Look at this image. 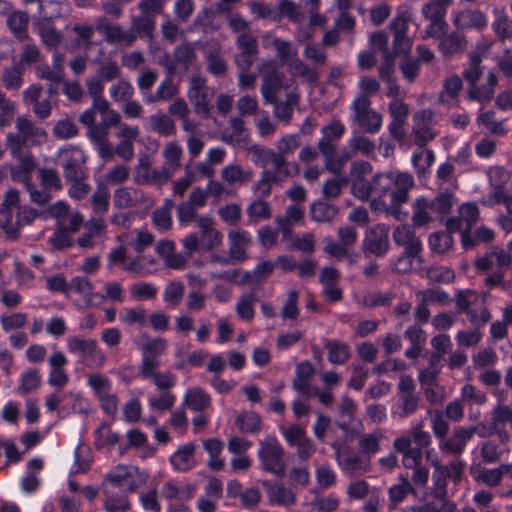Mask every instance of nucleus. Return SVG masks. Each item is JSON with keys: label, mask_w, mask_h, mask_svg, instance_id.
Wrapping results in <instances>:
<instances>
[{"label": "nucleus", "mask_w": 512, "mask_h": 512, "mask_svg": "<svg viewBox=\"0 0 512 512\" xmlns=\"http://www.w3.org/2000/svg\"><path fill=\"white\" fill-rule=\"evenodd\" d=\"M459 216L465 224L463 230V247L470 249L474 246V241L470 235L472 227L476 224L479 218V209L475 204H463L459 208Z\"/></svg>", "instance_id": "nucleus-38"}, {"label": "nucleus", "mask_w": 512, "mask_h": 512, "mask_svg": "<svg viewBox=\"0 0 512 512\" xmlns=\"http://www.w3.org/2000/svg\"><path fill=\"white\" fill-rule=\"evenodd\" d=\"M420 398L416 394H399V400L393 407L394 416L403 419L414 414L419 407Z\"/></svg>", "instance_id": "nucleus-51"}, {"label": "nucleus", "mask_w": 512, "mask_h": 512, "mask_svg": "<svg viewBox=\"0 0 512 512\" xmlns=\"http://www.w3.org/2000/svg\"><path fill=\"white\" fill-rule=\"evenodd\" d=\"M145 193L131 186H121L113 193V205L118 209H128L145 203Z\"/></svg>", "instance_id": "nucleus-28"}, {"label": "nucleus", "mask_w": 512, "mask_h": 512, "mask_svg": "<svg viewBox=\"0 0 512 512\" xmlns=\"http://www.w3.org/2000/svg\"><path fill=\"white\" fill-rule=\"evenodd\" d=\"M353 122L364 132L375 134L382 127V115L371 108V100L358 95L351 104Z\"/></svg>", "instance_id": "nucleus-9"}, {"label": "nucleus", "mask_w": 512, "mask_h": 512, "mask_svg": "<svg viewBox=\"0 0 512 512\" xmlns=\"http://www.w3.org/2000/svg\"><path fill=\"white\" fill-rule=\"evenodd\" d=\"M221 140L238 148H247L250 141V132L246 128L243 118L232 116L228 120V126L222 133Z\"/></svg>", "instance_id": "nucleus-24"}, {"label": "nucleus", "mask_w": 512, "mask_h": 512, "mask_svg": "<svg viewBox=\"0 0 512 512\" xmlns=\"http://www.w3.org/2000/svg\"><path fill=\"white\" fill-rule=\"evenodd\" d=\"M389 227L377 224L366 231L363 241V251L375 256H384L389 250Z\"/></svg>", "instance_id": "nucleus-17"}, {"label": "nucleus", "mask_w": 512, "mask_h": 512, "mask_svg": "<svg viewBox=\"0 0 512 512\" xmlns=\"http://www.w3.org/2000/svg\"><path fill=\"white\" fill-rule=\"evenodd\" d=\"M37 30L42 44L48 49L56 48L63 41L62 33L49 20L39 21Z\"/></svg>", "instance_id": "nucleus-46"}, {"label": "nucleus", "mask_w": 512, "mask_h": 512, "mask_svg": "<svg viewBox=\"0 0 512 512\" xmlns=\"http://www.w3.org/2000/svg\"><path fill=\"white\" fill-rule=\"evenodd\" d=\"M63 176L66 181L87 179L86 156L82 149L70 147L60 153Z\"/></svg>", "instance_id": "nucleus-14"}, {"label": "nucleus", "mask_w": 512, "mask_h": 512, "mask_svg": "<svg viewBox=\"0 0 512 512\" xmlns=\"http://www.w3.org/2000/svg\"><path fill=\"white\" fill-rule=\"evenodd\" d=\"M103 83L104 81L97 76L86 81L88 93L92 98V105L79 116L80 123L85 127L92 125L93 122L96 121L97 113H99L101 117L106 113L115 116L110 103L102 96L104 91Z\"/></svg>", "instance_id": "nucleus-8"}, {"label": "nucleus", "mask_w": 512, "mask_h": 512, "mask_svg": "<svg viewBox=\"0 0 512 512\" xmlns=\"http://www.w3.org/2000/svg\"><path fill=\"white\" fill-rule=\"evenodd\" d=\"M265 70L262 73V84L260 88L261 95L266 104L276 102L279 99V93L284 87L283 74L279 72L271 63L264 65Z\"/></svg>", "instance_id": "nucleus-21"}, {"label": "nucleus", "mask_w": 512, "mask_h": 512, "mask_svg": "<svg viewBox=\"0 0 512 512\" xmlns=\"http://www.w3.org/2000/svg\"><path fill=\"white\" fill-rule=\"evenodd\" d=\"M94 145L98 156L105 162L114 160L115 155L125 162H129L134 158L135 148L134 142L119 141L116 146L107 138V132L102 129H95L92 138H88Z\"/></svg>", "instance_id": "nucleus-5"}, {"label": "nucleus", "mask_w": 512, "mask_h": 512, "mask_svg": "<svg viewBox=\"0 0 512 512\" xmlns=\"http://www.w3.org/2000/svg\"><path fill=\"white\" fill-rule=\"evenodd\" d=\"M202 54L206 63V71L214 77H224L228 72V63L223 56L222 45L210 40L202 45Z\"/></svg>", "instance_id": "nucleus-16"}, {"label": "nucleus", "mask_w": 512, "mask_h": 512, "mask_svg": "<svg viewBox=\"0 0 512 512\" xmlns=\"http://www.w3.org/2000/svg\"><path fill=\"white\" fill-rule=\"evenodd\" d=\"M292 175L270 172L269 169L262 170L259 179L253 184L252 190L260 199L269 197L273 185H281L286 179L292 178Z\"/></svg>", "instance_id": "nucleus-31"}, {"label": "nucleus", "mask_w": 512, "mask_h": 512, "mask_svg": "<svg viewBox=\"0 0 512 512\" xmlns=\"http://www.w3.org/2000/svg\"><path fill=\"white\" fill-rule=\"evenodd\" d=\"M24 69L17 63L4 67L1 81L3 87L8 91H18L24 84Z\"/></svg>", "instance_id": "nucleus-47"}, {"label": "nucleus", "mask_w": 512, "mask_h": 512, "mask_svg": "<svg viewBox=\"0 0 512 512\" xmlns=\"http://www.w3.org/2000/svg\"><path fill=\"white\" fill-rule=\"evenodd\" d=\"M394 448L402 453V464L407 469H414L422 465V451L420 448L411 447V439L407 437L397 438Z\"/></svg>", "instance_id": "nucleus-33"}, {"label": "nucleus", "mask_w": 512, "mask_h": 512, "mask_svg": "<svg viewBox=\"0 0 512 512\" xmlns=\"http://www.w3.org/2000/svg\"><path fill=\"white\" fill-rule=\"evenodd\" d=\"M229 253L238 263L246 260V250L252 242L248 231L242 229L231 230L228 233Z\"/></svg>", "instance_id": "nucleus-32"}, {"label": "nucleus", "mask_w": 512, "mask_h": 512, "mask_svg": "<svg viewBox=\"0 0 512 512\" xmlns=\"http://www.w3.org/2000/svg\"><path fill=\"white\" fill-rule=\"evenodd\" d=\"M469 432L465 427H458L448 439L440 441L439 449L442 452L460 456L465 450L467 442L470 440Z\"/></svg>", "instance_id": "nucleus-36"}, {"label": "nucleus", "mask_w": 512, "mask_h": 512, "mask_svg": "<svg viewBox=\"0 0 512 512\" xmlns=\"http://www.w3.org/2000/svg\"><path fill=\"white\" fill-rule=\"evenodd\" d=\"M113 113L115 116L106 113L101 117V123L97 124L95 121L92 125L87 126V138H92L95 129L99 128L104 129L107 132V138H109L110 127L116 126L118 127V131L115 135L120 141L134 142L139 136V128L137 126H129L127 123L122 122L121 115L118 111L113 109Z\"/></svg>", "instance_id": "nucleus-12"}, {"label": "nucleus", "mask_w": 512, "mask_h": 512, "mask_svg": "<svg viewBox=\"0 0 512 512\" xmlns=\"http://www.w3.org/2000/svg\"><path fill=\"white\" fill-rule=\"evenodd\" d=\"M68 360L63 352L54 351L48 358L50 373L48 383L53 387L63 388L69 381V376L65 370Z\"/></svg>", "instance_id": "nucleus-26"}, {"label": "nucleus", "mask_w": 512, "mask_h": 512, "mask_svg": "<svg viewBox=\"0 0 512 512\" xmlns=\"http://www.w3.org/2000/svg\"><path fill=\"white\" fill-rule=\"evenodd\" d=\"M438 48L445 58H450L465 51L466 39L458 32H451L441 38Z\"/></svg>", "instance_id": "nucleus-42"}, {"label": "nucleus", "mask_w": 512, "mask_h": 512, "mask_svg": "<svg viewBox=\"0 0 512 512\" xmlns=\"http://www.w3.org/2000/svg\"><path fill=\"white\" fill-rule=\"evenodd\" d=\"M301 146V138L299 134H286L280 137L275 144V151L281 158V163L287 172V175L296 176L299 173L298 164L290 162L288 155L293 154Z\"/></svg>", "instance_id": "nucleus-20"}, {"label": "nucleus", "mask_w": 512, "mask_h": 512, "mask_svg": "<svg viewBox=\"0 0 512 512\" xmlns=\"http://www.w3.org/2000/svg\"><path fill=\"white\" fill-rule=\"evenodd\" d=\"M152 171L151 157L148 154L140 155L133 168V182L136 185H149Z\"/></svg>", "instance_id": "nucleus-55"}, {"label": "nucleus", "mask_w": 512, "mask_h": 512, "mask_svg": "<svg viewBox=\"0 0 512 512\" xmlns=\"http://www.w3.org/2000/svg\"><path fill=\"white\" fill-rule=\"evenodd\" d=\"M194 487L175 481H166L161 488V495L168 500H188L193 496Z\"/></svg>", "instance_id": "nucleus-45"}, {"label": "nucleus", "mask_w": 512, "mask_h": 512, "mask_svg": "<svg viewBox=\"0 0 512 512\" xmlns=\"http://www.w3.org/2000/svg\"><path fill=\"white\" fill-rule=\"evenodd\" d=\"M481 61L482 58L479 52L470 53L468 66L463 71V78L469 85L467 92L468 99L477 101L479 103H488L494 97L498 78L494 72L489 71L486 76V82L482 85H479L478 80L483 74Z\"/></svg>", "instance_id": "nucleus-2"}, {"label": "nucleus", "mask_w": 512, "mask_h": 512, "mask_svg": "<svg viewBox=\"0 0 512 512\" xmlns=\"http://www.w3.org/2000/svg\"><path fill=\"white\" fill-rule=\"evenodd\" d=\"M337 213L336 206L324 201H315L310 205L311 218L319 223L331 222Z\"/></svg>", "instance_id": "nucleus-60"}, {"label": "nucleus", "mask_w": 512, "mask_h": 512, "mask_svg": "<svg viewBox=\"0 0 512 512\" xmlns=\"http://www.w3.org/2000/svg\"><path fill=\"white\" fill-rule=\"evenodd\" d=\"M156 21L149 15L140 12L139 15L131 16L130 31L137 37H152Z\"/></svg>", "instance_id": "nucleus-49"}, {"label": "nucleus", "mask_w": 512, "mask_h": 512, "mask_svg": "<svg viewBox=\"0 0 512 512\" xmlns=\"http://www.w3.org/2000/svg\"><path fill=\"white\" fill-rule=\"evenodd\" d=\"M159 367L150 364L147 368L138 370V375L143 379H150L161 392L170 391L176 384V376L170 371H160Z\"/></svg>", "instance_id": "nucleus-30"}, {"label": "nucleus", "mask_w": 512, "mask_h": 512, "mask_svg": "<svg viewBox=\"0 0 512 512\" xmlns=\"http://www.w3.org/2000/svg\"><path fill=\"white\" fill-rule=\"evenodd\" d=\"M173 58L176 65H181L184 71H188L191 66L197 61V54L195 46L190 42H183L177 45L173 50Z\"/></svg>", "instance_id": "nucleus-50"}, {"label": "nucleus", "mask_w": 512, "mask_h": 512, "mask_svg": "<svg viewBox=\"0 0 512 512\" xmlns=\"http://www.w3.org/2000/svg\"><path fill=\"white\" fill-rule=\"evenodd\" d=\"M15 129V132L7 133L5 146L12 158L19 162V169L25 173H32L36 162L29 150L46 143L48 134L28 115L16 117Z\"/></svg>", "instance_id": "nucleus-1"}, {"label": "nucleus", "mask_w": 512, "mask_h": 512, "mask_svg": "<svg viewBox=\"0 0 512 512\" xmlns=\"http://www.w3.org/2000/svg\"><path fill=\"white\" fill-rule=\"evenodd\" d=\"M327 350L328 360L334 365L344 364L350 357V347L346 343L336 340H327L324 343Z\"/></svg>", "instance_id": "nucleus-53"}, {"label": "nucleus", "mask_w": 512, "mask_h": 512, "mask_svg": "<svg viewBox=\"0 0 512 512\" xmlns=\"http://www.w3.org/2000/svg\"><path fill=\"white\" fill-rule=\"evenodd\" d=\"M167 346V341L159 337L148 339L145 343H143L141 346L142 359L138 370L145 369L150 364L160 366L158 357L165 353Z\"/></svg>", "instance_id": "nucleus-29"}, {"label": "nucleus", "mask_w": 512, "mask_h": 512, "mask_svg": "<svg viewBox=\"0 0 512 512\" xmlns=\"http://www.w3.org/2000/svg\"><path fill=\"white\" fill-rule=\"evenodd\" d=\"M412 224L415 228L426 227L434 221L435 210L430 205V200L424 197L418 198L412 205Z\"/></svg>", "instance_id": "nucleus-40"}, {"label": "nucleus", "mask_w": 512, "mask_h": 512, "mask_svg": "<svg viewBox=\"0 0 512 512\" xmlns=\"http://www.w3.org/2000/svg\"><path fill=\"white\" fill-rule=\"evenodd\" d=\"M433 467L431 496L435 499H447L448 480L452 479L454 483H458L464 473L465 463L461 459L455 458L447 465L434 461Z\"/></svg>", "instance_id": "nucleus-4"}, {"label": "nucleus", "mask_w": 512, "mask_h": 512, "mask_svg": "<svg viewBox=\"0 0 512 512\" xmlns=\"http://www.w3.org/2000/svg\"><path fill=\"white\" fill-rule=\"evenodd\" d=\"M149 125L152 131L160 136L169 137L176 133L175 121L163 112L152 114L149 117Z\"/></svg>", "instance_id": "nucleus-48"}, {"label": "nucleus", "mask_w": 512, "mask_h": 512, "mask_svg": "<svg viewBox=\"0 0 512 512\" xmlns=\"http://www.w3.org/2000/svg\"><path fill=\"white\" fill-rule=\"evenodd\" d=\"M409 493H415L411 482L407 477L400 476L399 483L389 488V508L394 509L396 505L401 503Z\"/></svg>", "instance_id": "nucleus-63"}, {"label": "nucleus", "mask_w": 512, "mask_h": 512, "mask_svg": "<svg viewBox=\"0 0 512 512\" xmlns=\"http://www.w3.org/2000/svg\"><path fill=\"white\" fill-rule=\"evenodd\" d=\"M453 24L459 30L473 28L481 30L486 27L487 19L485 14L479 10H465L454 17Z\"/></svg>", "instance_id": "nucleus-39"}, {"label": "nucleus", "mask_w": 512, "mask_h": 512, "mask_svg": "<svg viewBox=\"0 0 512 512\" xmlns=\"http://www.w3.org/2000/svg\"><path fill=\"white\" fill-rule=\"evenodd\" d=\"M95 29L104 36V40L109 44L130 47L136 41V36L130 29L126 30L120 24L111 23L105 16L96 19Z\"/></svg>", "instance_id": "nucleus-15"}, {"label": "nucleus", "mask_w": 512, "mask_h": 512, "mask_svg": "<svg viewBox=\"0 0 512 512\" xmlns=\"http://www.w3.org/2000/svg\"><path fill=\"white\" fill-rule=\"evenodd\" d=\"M267 498L270 504L283 507H291L296 503L295 492L283 484L269 485L267 489Z\"/></svg>", "instance_id": "nucleus-43"}, {"label": "nucleus", "mask_w": 512, "mask_h": 512, "mask_svg": "<svg viewBox=\"0 0 512 512\" xmlns=\"http://www.w3.org/2000/svg\"><path fill=\"white\" fill-rule=\"evenodd\" d=\"M456 504L448 499H435L420 506L407 507L404 512H455Z\"/></svg>", "instance_id": "nucleus-57"}, {"label": "nucleus", "mask_w": 512, "mask_h": 512, "mask_svg": "<svg viewBox=\"0 0 512 512\" xmlns=\"http://www.w3.org/2000/svg\"><path fill=\"white\" fill-rule=\"evenodd\" d=\"M43 59V54L40 48L33 42H26L19 54V60L17 64L24 70L33 65L39 64Z\"/></svg>", "instance_id": "nucleus-64"}, {"label": "nucleus", "mask_w": 512, "mask_h": 512, "mask_svg": "<svg viewBox=\"0 0 512 512\" xmlns=\"http://www.w3.org/2000/svg\"><path fill=\"white\" fill-rule=\"evenodd\" d=\"M139 471L135 466L119 464L109 471L102 485L110 487L126 486V492H134L138 488L136 476Z\"/></svg>", "instance_id": "nucleus-19"}, {"label": "nucleus", "mask_w": 512, "mask_h": 512, "mask_svg": "<svg viewBox=\"0 0 512 512\" xmlns=\"http://www.w3.org/2000/svg\"><path fill=\"white\" fill-rule=\"evenodd\" d=\"M3 13H9L6 24L12 34L20 41L30 40L28 35L29 15L24 11L13 9L11 11L3 9Z\"/></svg>", "instance_id": "nucleus-34"}, {"label": "nucleus", "mask_w": 512, "mask_h": 512, "mask_svg": "<svg viewBox=\"0 0 512 512\" xmlns=\"http://www.w3.org/2000/svg\"><path fill=\"white\" fill-rule=\"evenodd\" d=\"M179 93L177 85L173 82L171 76L161 81L155 93L146 98L147 103L164 102L173 99Z\"/></svg>", "instance_id": "nucleus-58"}, {"label": "nucleus", "mask_w": 512, "mask_h": 512, "mask_svg": "<svg viewBox=\"0 0 512 512\" xmlns=\"http://www.w3.org/2000/svg\"><path fill=\"white\" fill-rule=\"evenodd\" d=\"M463 82L458 75L446 78L443 82V90L440 93V101L446 105L458 102V95L462 90Z\"/></svg>", "instance_id": "nucleus-54"}, {"label": "nucleus", "mask_w": 512, "mask_h": 512, "mask_svg": "<svg viewBox=\"0 0 512 512\" xmlns=\"http://www.w3.org/2000/svg\"><path fill=\"white\" fill-rule=\"evenodd\" d=\"M195 445L187 443L181 447L171 456L170 463L173 468L180 472L190 470L195 465Z\"/></svg>", "instance_id": "nucleus-44"}, {"label": "nucleus", "mask_w": 512, "mask_h": 512, "mask_svg": "<svg viewBox=\"0 0 512 512\" xmlns=\"http://www.w3.org/2000/svg\"><path fill=\"white\" fill-rule=\"evenodd\" d=\"M495 116L496 114L493 110L480 112L477 117V123L482 125L489 133L502 136L507 132L505 121L498 120Z\"/></svg>", "instance_id": "nucleus-61"}, {"label": "nucleus", "mask_w": 512, "mask_h": 512, "mask_svg": "<svg viewBox=\"0 0 512 512\" xmlns=\"http://www.w3.org/2000/svg\"><path fill=\"white\" fill-rule=\"evenodd\" d=\"M478 273H486L483 283L486 287H498L506 270L512 267V255L500 246H492L474 260Z\"/></svg>", "instance_id": "nucleus-3"}, {"label": "nucleus", "mask_w": 512, "mask_h": 512, "mask_svg": "<svg viewBox=\"0 0 512 512\" xmlns=\"http://www.w3.org/2000/svg\"><path fill=\"white\" fill-rule=\"evenodd\" d=\"M184 404L191 410L202 412L210 407V396L201 388L189 389L184 396Z\"/></svg>", "instance_id": "nucleus-52"}, {"label": "nucleus", "mask_w": 512, "mask_h": 512, "mask_svg": "<svg viewBox=\"0 0 512 512\" xmlns=\"http://www.w3.org/2000/svg\"><path fill=\"white\" fill-rule=\"evenodd\" d=\"M248 153L251 155L252 162L263 168V170L268 169L267 166L269 164L272 165V169H269L270 172L282 173L287 175L281 161L279 155L276 154L274 149L264 147L258 144L249 145L247 148Z\"/></svg>", "instance_id": "nucleus-23"}, {"label": "nucleus", "mask_w": 512, "mask_h": 512, "mask_svg": "<svg viewBox=\"0 0 512 512\" xmlns=\"http://www.w3.org/2000/svg\"><path fill=\"white\" fill-rule=\"evenodd\" d=\"M104 494V510L106 512H127L131 503L125 492H117L113 487L102 485Z\"/></svg>", "instance_id": "nucleus-35"}, {"label": "nucleus", "mask_w": 512, "mask_h": 512, "mask_svg": "<svg viewBox=\"0 0 512 512\" xmlns=\"http://www.w3.org/2000/svg\"><path fill=\"white\" fill-rule=\"evenodd\" d=\"M394 187L391 190V208L398 211L408 201L409 191L414 186L413 177L406 172H401L394 177Z\"/></svg>", "instance_id": "nucleus-27"}, {"label": "nucleus", "mask_w": 512, "mask_h": 512, "mask_svg": "<svg viewBox=\"0 0 512 512\" xmlns=\"http://www.w3.org/2000/svg\"><path fill=\"white\" fill-rule=\"evenodd\" d=\"M67 348L71 354L79 356L81 363L88 368H102L106 364V355L95 339L72 336L67 340Z\"/></svg>", "instance_id": "nucleus-6"}, {"label": "nucleus", "mask_w": 512, "mask_h": 512, "mask_svg": "<svg viewBox=\"0 0 512 512\" xmlns=\"http://www.w3.org/2000/svg\"><path fill=\"white\" fill-rule=\"evenodd\" d=\"M411 135L414 144L419 148H424L432 142L439 134L434 128L436 124L435 113L431 109H420L412 116Z\"/></svg>", "instance_id": "nucleus-10"}, {"label": "nucleus", "mask_w": 512, "mask_h": 512, "mask_svg": "<svg viewBox=\"0 0 512 512\" xmlns=\"http://www.w3.org/2000/svg\"><path fill=\"white\" fill-rule=\"evenodd\" d=\"M336 450V459L341 469L350 476H360L370 470V457L359 455L357 453H347L340 451L337 443L332 444Z\"/></svg>", "instance_id": "nucleus-22"}, {"label": "nucleus", "mask_w": 512, "mask_h": 512, "mask_svg": "<svg viewBox=\"0 0 512 512\" xmlns=\"http://www.w3.org/2000/svg\"><path fill=\"white\" fill-rule=\"evenodd\" d=\"M304 218V209L299 204L290 205L285 209L283 216L276 217L275 221L278 226V230L283 233L284 236L291 233L292 227L301 222Z\"/></svg>", "instance_id": "nucleus-41"}, {"label": "nucleus", "mask_w": 512, "mask_h": 512, "mask_svg": "<svg viewBox=\"0 0 512 512\" xmlns=\"http://www.w3.org/2000/svg\"><path fill=\"white\" fill-rule=\"evenodd\" d=\"M298 103V93L295 90H291L286 93L284 101H279V99H277L276 102H271L270 104L273 105L274 117L285 124H289L292 119L294 108Z\"/></svg>", "instance_id": "nucleus-37"}, {"label": "nucleus", "mask_w": 512, "mask_h": 512, "mask_svg": "<svg viewBox=\"0 0 512 512\" xmlns=\"http://www.w3.org/2000/svg\"><path fill=\"white\" fill-rule=\"evenodd\" d=\"M162 156L164 158L163 165L175 173L181 167L183 149L178 142L170 141L164 145Z\"/></svg>", "instance_id": "nucleus-56"}, {"label": "nucleus", "mask_w": 512, "mask_h": 512, "mask_svg": "<svg viewBox=\"0 0 512 512\" xmlns=\"http://www.w3.org/2000/svg\"><path fill=\"white\" fill-rule=\"evenodd\" d=\"M20 203V193L17 189L7 190L0 204V228L9 240L18 239V227L13 222V210Z\"/></svg>", "instance_id": "nucleus-13"}, {"label": "nucleus", "mask_w": 512, "mask_h": 512, "mask_svg": "<svg viewBox=\"0 0 512 512\" xmlns=\"http://www.w3.org/2000/svg\"><path fill=\"white\" fill-rule=\"evenodd\" d=\"M394 242L404 247L406 255L411 257H418L422 250V243L415 235V232L408 225H399L393 231Z\"/></svg>", "instance_id": "nucleus-25"}, {"label": "nucleus", "mask_w": 512, "mask_h": 512, "mask_svg": "<svg viewBox=\"0 0 512 512\" xmlns=\"http://www.w3.org/2000/svg\"><path fill=\"white\" fill-rule=\"evenodd\" d=\"M346 131L345 126L338 119L331 122L321 129V138L317 142V149L325 159L327 156L335 154L337 151V142Z\"/></svg>", "instance_id": "nucleus-18"}, {"label": "nucleus", "mask_w": 512, "mask_h": 512, "mask_svg": "<svg viewBox=\"0 0 512 512\" xmlns=\"http://www.w3.org/2000/svg\"><path fill=\"white\" fill-rule=\"evenodd\" d=\"M288 72L294 77L303 78L309 83H316L320 75L315 68L309 67L298 56L292 60L287 66Z\"/></svg>", "instance_id": "nucleus-59"}, {"label": "nucleus", "mask_w": 512, "mask_h": 512, "mask_svg": "<svg viewBox=\"0 0 512 512\" xmlns=\"http://www.w3.org/2000/svg\"><path fill=\"white\" fill-rule=\"evenodd\" d=\"M246 213L251 223H258L271 218L272 208L267 201L257 198L248 205Z\"/></svg>", "instance_id": "nucleus-62"}, {"label": "nucleus", "mask_w": 512, "mask_h": 512, "mask_svg": "<svg viewBox=\"0 0 512 512\" xmlns=\"http://www.w3.org/2000/svg\"><path fill=\"white\" fill-rule=\"evenodd\" d=\"M187 97L193 105L195 114L205 119L210 117L212 93L204 76L196 74L190 77Z\"/></svg>", "instance_id": "nucleus-11"}, {"label": "nucleus", "mask_w": 512, "mask_h": 512, "mask_svg": "<svg viewBox=\"0 0 512 512\" xmlns=\"http://www.w3.org/2000/svg\"><path fill=\"white\" fill-rule=\"evenodd\" d=\"M257 455L264 471L275 475L284 473L285 451L275 436L268 435L259 441Z\"/></svg>", "instance_id": "nucleus-7"}]
</instances>
